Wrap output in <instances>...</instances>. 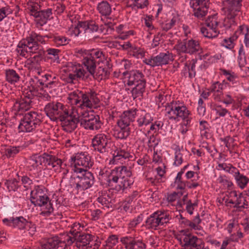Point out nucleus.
Here are the masks:
<instances>
[{"label":"nucleus","mask_w":249,"mask_h":249,"mask_svg":"<svg viewBox=\"0 0 249 249\" xmlns=\"http://www.w3.org/2000/svg\"><path fill=\"white\" fill-rule=\"evenodd\" d=\"M18 181L14 178L7 180L5 184L7 186L9 191H15L18 188Z\"/></svg>","instance_id":"44"},{"label":"nucleus","mask_w":249,"mask_h":249,"mask_svg":"<svg viewBox=\"0 0 249 249\" xmlns=\"http://www.w3.org/2000/svg\"><path fill=\"white\" fill-rule=\"evenodd\" d=\"M153 121V117L149 113H145L142 115L137 120L138 125L139 127L144 126L146 127L150 124Z\"/></svg>","instance_id":"37"},{"label":"nucleus","mask_w":249,"mask_h":249,"mask_svg":"<svg viewBox=\"0 0 249 249\" xmlns=\"http://www.w3.org/2000/svg\"><path fill=\"white\" fill-rule=\"evenodd\" d=\"M131 176L132 172L126 166L117 167L111 170L108 176V182L109 183H118V185L115 186V190L117 191H124L133 184L134 181L130 179Z\"/></svg>","instance_id":"3"},{"label":"nucleus","mask_w":249,"mask_h":249,"mask_svg":"<svg viewBox=\"0 0 249 249\" xmlns=\"http://www.w3.org/2000/svg\"><path fill=\"white\" fill-rule=\"evenodd\" d=\"M176 22V20L173 18L170 22L162 23L161 25V28L163 30L167 32L171 29L175 25Z\"/></svg>","instance_id":"59"},{"label":"nucleus","mask_w":249,"mask_h":249,"mask_svg":"<svg viewBox=\"0 0 249 249\" xmlns=\"http://www.w3.org/2000/svg\"><path fill=\"white\" fill-rule=\"evenodd\" d=\"M171 217L164 211L158 210L151 214L145 221V227L148 229L157 230L158 227L169 223ZM160 228H159L160 229Z\"/></svg>","instance_id":"9"},{"label":"nucleus","mask_w":249,"mask_h":249,"mask_svg":"<svg viewBox=\"0 0 249 249\" xmlns=\"http://www.w3.org/2000/svg\"><path fill=\"white\" fill-rule=\"evenodd\" d=\"M245 205L247 206L248 202L245 198L242 196V194H240L239 196L237 198L235 205L233 207L236 208H245Z\"/></svg>","instance_id":"47"},{"label":"nucleus","mask_w":249,"mask_h":249,"mask_svg":"<svg viewBox=\"0 0 249 249\" xmlns=\"http://www.w3.org/2000/svg\"><path fill=\"white\" fill-rule=\"evenodd\" d=\"M133 1V4L138 8L143 9L149 5L148 0H131Z\"/></svg>","instance_id":"53"},{"label":"nucleus","mask_w":249,"mask_h":249,"mask_svg":"<svg viewBox=\"0 0 249 249\" xmlns=\"http://www.w3.org/2000/svg\"><path fill=\"white\" fill-rule=\"evenodd\" d=\"M32 101L29 100H26L23 98H21L19 101L17 100L15 103L14 107H16L18 106V110L26 111L29 109L31 106V104Z\"/></svg>","instance_id":"29"},{"label":"nucleus","mask_w":249,"mask_h":249,"mask_svg":"<svg viewBox=\"0 0 249 249\" xmlns=\"http://www.w3.org/2000/svg\"><path fill=\"white\" fill-rule=\"evenodd\" d=\"M243 237V233L240 231H238L236 233L231 234L229 237H226L223 241L220 249H226L228 245H233V242H238L239 239Z\"/></svg>","instance_id":"23"},{"label":"nucleus","mask_w":249,"mask_h":249,"mask_svg":"<svg viewBox=\"0 0 249 249\" xmlns=\"http://www.w3.org/2000/svg\"><path fill=\"white\" fill-rule=\"evenodd\" d=\"M13 10L9 5H6L0 8V22L8 15L12 13Z\"/></svg>","instance_id":"48"},{"label":"nucleus","mask_w":249,"mask_h":249,"mask_svg":"<svg viewBox=\"0 0 249 249\" xmlns=\"http://www.w3.org/2000/svg\"><path fill=\"white\" fill-rule=\"evenodd\" d=\"M94 56L95 58L96 63L98 66L105 65V66H111L112 65L110 63V58H108L102 51H96L94 53Z\"/></svg>","instance_id":"22"},{"label":"nucleus","mask_w":249,"mask_h":249,"mask_svg":"<svg viewBox=\"0 0 249 249\" xmlns=\"http://www.w3.org/2000/svg\"><path fill=\"white\" fill-rule=\"evenodd\" d=\"M125 249H145L146 245L142 240L132 236H125L120 239Z\"/></svg>","instance_id":"15"},{"label":"nucleus","mask_w":249,"mask_h":249,"mask_svg":"<svg viewBox=\"0 0 249 249\" xmlns=\"http://www.w3.org/2000/svg\"><path fill=\"white\" fill-rule=\"evenodd\" d=\"M28 42L30 43L29 45H32L36 46V48L42 47L39 45L38 42L43 43L45 42L43 37L39 34H37L35 32H32L28 36Z\"/></svg>","instance_id":"25"},{"label":"nucleus","mask_w":249,"mask_h":249,"mask_svg":"<svg viewBox=\"0 0 249 249\" xmlns=\"http://www.w3.org/2000/svg\"><path fill=\"white\" fill-rule=\"evenodd\" d=\"M28 36L25 39H23L21 40L18 45V49H25V48H28L29 51L35 50L32 45H29L30 43L28 42Z\"/></svg>","instance_id":"49"},{"label":"nucleus","mask_w":249,"mask_h":249,"mask_svg":"<svg viewBox=\"0 0 249 249\" xmlns=\"http://www.w3.org/2000/svg\"><path fill=\"white\" fill-rule=\"evenodd\" d=\"M26 121L31 122V124L35 125H39L41 123L40 120L38 118V115L36 112H30L25 114L22 118Z\"/></svg>","instance_id":"28"},{"label":"nucleus","mask_w":249,"mask_h":249,"mask_svg":"<svg viewBox=\"0 0 249 249\" xmlns=\"http://www.w3.org/2000/svg\"><path fill=\"white\" fill-rule=\"evenodd\" d=\"M33 48L35 50L33 49V50L29 51L30 57L27 60L28 64L33 66L39 64L45 54V52L43 47L36 48V46H34Z\"/></svg>","instance_id":"16"},{"label":"nucleus","mask_w":249,"mask_h":249,"mask_svg":"<svg viewBox=\"0 0 249 249\" xmlns=\"http://www.w3.org/2000/svg\"><path fill=\"white\" fill-rule=\"evenodd\" d=\"M215 109L216 113L220 117H224L228 112V110L222 107L220 105H215Z\"/></svg>","instance_id":"61"},{"label":"nucleus","mask_w":249,"mask_h":249,"mask_svg":"<svg viewBox=\"0 0 249 249\" xmlns=\"http://www.w3.org/2000/svg\"><path fill=\"white\" fill-rule=\"evenodd\" d=\"M22 149L21 146H10L5 149V155H16Z\"/></svg>","instance_id":"50"},{"label":"nucleus","mask_w":249,"mask_h":249,"mask_svg":"<svg viewBox=\"0 0 249 249\" xmlns=\"http://www.w3.org/2000/svg\"><path fill=\"white\" fill-rule=\"evenodd\" d=\"M107 141L106 136L103 134L96 135L93 139L92 144L94 150H97L100 153H105L107 151L106 146Z\"/></svg>","instance_id":"17"},{"label":"nucleus","mask_w":249,"mask_h":249,"mask_svg":"<svg viewBox=\"0 0 249 249\" xmlns=\"http://www.w3.org/2000/svg\"><path fill=\"white\" fill-rule=\"evenodd\" d=\"M27 9L29 14L36 19V22L40 26L46 24L48 20L53 18L52 10L48 8L46 10H41L40 6L36 2H31L28 5Z\"/></svg>","instance_id":"10"},{"label":"nucleus","mask_w":249,"mask_h":249,"mask_svg":"<svg viewBox=\"0 0 249 249\" xmlns=\"http://www.w3.org/2000/svg\"><path fill=\"white\" fill-rule=\"evenodd\" d=\"M208 7L205 3L204 6H198L194 8L193 15L199 20H203L208 13Z\"/></svg>","instance_id":"27"},{"label":"nucleus","mask_w":249,"mask_h":249,"mask_svg":"<svg viewBox=\"0 0 249 249\" xmlns=\"http://www.w3.org/2000/svg\"><path fill=\"white\" fill-rule=\"evenodd\" d=\"M143 130L142 129L139 131H137V135L140 137L139 139H141L142 141H144L147 138V134L149 133V129L147 128L145 129V128H143Z\"/></svg>","instance_id":"56"},{"label":"nucleus","mask_w":249,"mask_h":249,"mask_svg":"<svg viewBox=\"0 0 249 249\" xmlns=\"http://www.w3.org/2000/svg\"><path fill=\"white\" fill-rule=\"evenodd\" d=\"M236 57L235 51L230 50L227 51L222 57L223 63L226 65L232 64Z\"/></svg>","instance_id":"38"},{"label":"nucleus","mask_w":249,"mask_h":249,"mask_svg":"<svg viewBox=\"0 0 249 249\" xmlns=\"http://www.w3.org/2000/svg\"><path fill=\"white\" fill-rule=\"evenodd\" d=\"M31 124V122L26 121L25 119L22 118L18 128L21 131L31 132L36 128L35 125Z\"/></svg>","instance_id":"34"},{"label":"nucleus","mask_w":249,"mask_h":249,"mask_svg":"<svg viewBox=\"0 0 249 249\" xmlns=\"http://www.w3.org/2000/svg\"><path fill=\"white\" fill-rule=\"evenodd\" d=\"M196 61V60L195 59H193L191 61V62L190 63L191 68H190L189 66L187 65V63L185 64V66H187L188 67L189 77L191 78L194 77L196 75L195 67Z\"/></svg>","instance_id":"54"},{"label":"nucleus","mask_w":249,"mask_h":249,"mask_svg":"<svg viewBox=\"0 0 249 249\" xmlns=\"http://www.w3.org/2000/svg\"><path fill=\"white\" fill-rule=\"evenodd\" d=\"M223 42L224 43H223L222 45L225 48L230 50H231L234 48V41L232 40L231 37L224 39Z\"/></svg>","instance_id":"60"},{"label":"nucleus","mask_w":249,"mask_h":249,"mask_svg":"<svg viewBox=\"0 0 249 249\" xmlns=\"http://www.w3.org/2000/svg\"><path fill=\"white\" fill-rule=\"evenodd\" d=\"M127 84L128 86H135L131 90L134 99L142 96L145 91L146 80L142 72L139 71H131L129 73Z\"/></svg>","instance_id":"6"},{"label":"nucleus","mask_w":249,"mask_h":249,"mask_svg":"<svg viewBox=\"0 0 249 249\" xmlns=\"http://www.w3.org/2000/svg\"><path fill=\"white\" fill-rule=\"evenodd\" d=\"M242 0H228L227 4L223 8L225 18L223 24L226 29H230L232 25L236 24L235 17L241 11Z\"/></svg>","instance_id":"5"},{"label":"nucleus","mask_w":249,"mask_h":249,"mask_svg":"<svg viewBox=\"0 0 249 249\" xmlns=\"http://www.w3.org/2000/svg\"><path fill=\"white\" fill-rule=\"evenodd\" d=\"M182 249H201L203 247L204 241L191 233L185 235Z\"/></svg>","instance_id":"13"},{"label":"nucleus","mask_w":249,"mask_h":249,"mask_svg":"<svg viewBox=\"0 0 249 249\" xmlns=\"http://www.w3.org/2000/svg\"><path fill=\"white\" fill-rule=\"evenodd\" d=\"M27 162L33 167L44 163L45 166L50 169L57 166H60L62 163V160L57 157H30L27 159Z\"/></svg>","instance_id":"11"},{"label":"nucleus","mask_w":249,"mask_h":249,"mask_svg":"<svg viewBox=\"0 0 249 249\" xmlns=\"http://www.w3.org/2000/svg\"><path fill=\"white\" fill-rule=\"evenodd\" d=\"M5 76L6 80L11 84L17 82L20 78L18 74L13 69L6 70Z\"/></svg>","instance_id":"31"},{"label":"nucleus","mask_w":249,"mask_h":249,"mask_svg":"<svg viewBox=\"0 0 249 249\" xmlns=\"http://www.w3.org/2000/svg\"><path fill=\"white\" fill-rule=\"evenodd\" d=\"M55 42L59 45H65L69 43L68 39L62 36H56L54 38Z\"/></svg>","instance_id":"58"},{"label":"nucleus","mask_w":249,"mask_h":249,"mask_svg":"<svg viewBox=\"0 0 249 249\" xmlns=\"http://www.w3.org/2000/svg\"><path fill=\"white\" fill-rule=\"evenodd\" d=\"M30 200L35 206L42 207L41 215L48 216L53 211V204L51 202L49 197L44 194L42 189H37L31 191Z\"/></svg>","instance_id":"4"},{"label":"nucleus","mask_w":249,"mask_h":249,"mask_svg":"<svg viewBox=\"0 0 249 249\" xmlns=\"http://www.w3.org/2000/svg\"><path fill=\"white\" fill-rule=\"evenodd\" d=\"M95 58L94 53H90L83 59V64L86 67L90 74H94L96 68Z\"/></svg>","instance_id":"21"},{"label":"nucleus","mask_w":249,"mask_h":249,"mask_svg":"<svg viewBox=\"0 0 249 249\" xmlns=\"http://www.w3.org/2000/svg\"><path fill=\"white\" fill-rule=\"evenodd\" d=\"M89 99L91 101V103H93L94 105L98 104L100 102L99 99L97 97V94L94 91L90 90L89 92H88Z\"/></svg>","instance_id":"62"},{"label":"nucleus","mask_w":249,"mask_h":249,"mask_svg":"<svg viewBox=\"0 0 249 249\" xmlns=\"http://www.w3.org/2000/svg\"><path fill=\"white\" fill-rule=\"evenodd\" d=\"M72 170L74 173H78L76 178L79 181L76 184L75 188L77 190L85 191L91 188L95 182L93 174L91 172L81 167H73Z\"/></svg>","instance_id":"8"},{"label":"nucleus","mask_w":249,"mask_h":249,"mask_svg":"<svg viewBox=\"0 0 249 249\" xmlns=\"http://www.w3.org/2000/svg\"><path fill=\"white\" fill-rule=\"evenodd\" d=\"M97 10L102 16L107 17L111 13V7L107 1L103 0L97 4Z\"/></svg>","instance_id":"24"},{"label":"nucleus","mask_w":249,"mask_h":249,"mask_svg":"<svg viewBox=\"0 0 249 249\" xmlns=\"http://www.w3.org/2000/svg\"><path fill=\"white\" fill-rule=\"evenodd\" d=\"M111 66H105L103 65L98 66L97 69H95V73L94 74H90L94 79L98 80L105 79L109 76L110 72Z\"/></svg>","instance_id":"19"},{"label":"nucleus","mask_w":249,"mask_h":249,"mask_svg":"<svg viewBox=\"0 0 249 249\" xmlns=\"http://www.w3.org/2000/svg\"><path fill=\"white\" fill-rule=\"evenodd\" d=\"M217 180L219 183L224 187H227L229 189H230L233 185L232 182L229 180L226 176H220Z\"/></svg>","instance_id":"45"},{"label":"nucleus","mask_w":249,"mask_h":249,"mask_svg":"<svg viewBox=\"0 0 249 249\" xmlns=\"http://www.w3.org/2000/svg\"><path fill=\"white\" fill-rule=\"evenodd\" d=\"M223 89V84L220 83L219 82H216L214 83L209 89L211 92H218L220 93V92L222 91Z\"/></svg>","instance_id":"51"},{"label":"nucleus","mask_w":249,"mask_h":249,"mask_svg":"<svg viewBox=\"0 0 249 249\" xmlns=\"http://www.w3.org/2000/svg\"><path fill=\"white\" fill-rule=\"evenodd\" d=\"M27 220L23 216L14 218L13 227L22 230L25 229V224Z\"/></svg>","instance_id":"41"},{"label":"nucleus","mask_w":249,"mask_h":249,"mask_svg":"<svg viewBox=\"0 0 249 249\" xmlns=\"http://www.w3.org/2000/svg\"><path fill=\"white\" fill-rule=\"evenodd\" d=\"M80 97L82 100V103L78 106L81 108H84L85 107L91 108L93 105L91 103V101L89 99L88 93H83L82 91L79 92Z\"/></svg>","instance_id":"36"},{"label":"nucleus","mask_w":249,"mask_h":249,"mask_svg":"<svg viewBox=\"0 0 249 249\" xmlns=\"http://www.w3.org/2000/svg\"><path fill=\"white\" fill-rule=\"evenodd\" d=\"M130 54L137 58H142L144 56V52L141 48L135 47L130 51Z\"/></svg>","instance_id":"52"},{"label":"nucleus","mask_w":249,"mask_h":249,"mask_svg":"<svg viewBox=\"0 0 249 249\" xmlns=\"http://www.w3.org/2000/svg\"><path fill=\"white\" fill-rule=\"evenodd\" d=\"M71 30V34H73L75 36L86 38L92 37L96 38L97 37V32L98 30V26L92 22L78 21V23Z\"/></svg>","instance_id":"7"},{"label":"nucleus","mask_w":249,"mask_h":249,"mask_svg":"<svg viewBox=\"0 0 249 249\" xmlns=\"http://www.w3.org/2000/svg\"><path fill=\"white\" fill-rule=\"evenodd\" d=\"M71 160L73 161V167L82 166L86 169L92 167L93 164L91 157H71Z\"/></svg>","instance_id":"18"},{"label":"nucleus","mask_w":249,"mask_h":249,"mask_svg":"<svg viewBox=\"0 0 249 249\" xmlns=\"http://www.w3.org/2000/svg\"><path fill=\"white\" fill-rule=\"evenodd\" d=\"M142 220V215H139L137 217L134 218L129 223V228H135L139 224H140Z\"/></svg>","instance_id":"57"},{"label":"nucleus","mask_w":249,"mask_h":249,"mask_svg":"<svg viewBox=\"0 0 249 249\" xmlns=\"http://www.w3.org/2000/svg\"><path fill=\"white\" fill-rule=\"evenodd\" d=\"M137 111L136 108L124 111L117 121L118 126L122 128H129L130 123L134 121Z\"/></svg>","instance_id":"14"},{"label":"nucleus","mask_w":249,"mask_h":249,"mask_svg":"<svg viewBox=\"0 0 249 249\" xmlns=\"http://www.w3.org/2000/svg\"><path fill=\"white\" fill-rule=\"evenodd\" d=\"M200 31L205 37L209 38L215 37L219 34V31L216 28L212 27H208V28L202 27Z\"/></svg>","instance_id":"32"},{"label":"nucleus","mask_w":249,"mask_h":249,"mask_svg":"<svg viewBox=\"0 0 249 249\" xmlns=\"http://www.w3.org/2000/svg\"><path fill=\"white\" fill-rule=\"evenodd\" d=\"M130 134L129 128H120V129H117L114 131L113 136L120 139H126Z\"/></svg>","instance_id":"40"},{"label":"nucleus","mask_w":249,"mask_h":249,"mask_svg":"<svg viewBox=\"0 0 249 249\" xmlns=\"http://www.w3.org/2000/svg\"><path fill=\"white\" fill-rule=\"evenodd\" d=\"M84 226L79 223H74L71 226L70 233L72 236L67 235L66 238L62 240L57 236H53L47 239L46 243L41 245V249H68L81 234Z\"/></svg>","instance_id":"2"},{"label":"nucleus","mask_w":249,"mask_h":249,"mask_svg":"<svg viewBox=\"0 0 249 249\" xmlns=\"http://www.w3.org/2000/svg\"><path fill=\"white\" fill-rule=\"evenodd\" d=\"M76 246L82 249H87L88 245H92V236L89 234H80L76 237Z\"/></svg>","instance_id":"20"},{"label":"nucleus","mask_w":249,"mask_h":249,"mask_svg":"<svg viewBox=\"0 0 249 249\" xmlns=\"http://www.w3.org/2000/svg\"><path fill=\"white\" fill-rule=\"evenodd\" d=\"M175 110L177 111V118L179 117L183 120L186 119V124H188L190 122V120L189 119V115L190 112L185 106H177V107H175Z\"/></svg>","instance_id":"26"},{"label":"nucleus","mask_w":249,"mask_h":249,"mask_svg":"<svg viewBox=\"0 0 249 249\" xmlns=\"http://www.w3.org/2000/svg\"><path fill=\"white\" fill-rule=\"evenodd\" d=\"M215 18V15H213L208 17L205 20V24L207 27L217 28L218 25V22L216 21Z\"/></svg>","instance_id":"46"},{"label":"nucleus","mask_w":249,"mask_h":249,"mask_svg":"<svg viewBox=\"0 0 249 249\" xmlns=\"http://www.w3.org/2000/svg\"><path fill=\"white\" fill-rule=\"evenodd\" d=\"M172 54L167 51L166 53H161L156 56H152L151 58L145 59L144 63L152 67L167 64L169 61L173 60Z\"/></svg>","instance_id":"12"},{"label":"nucleus","mask_w":249,"mask_h":249,"mask_svg":"<svg viewBox=\"0 0 249 249\" xmlns=\"http://www.w3.org/2000/svg\"><path fill=\"white\" fill-rule=\"evenodd\" d=\"M188 53L193 54L200 49V46L198 41L193 39L187 41Z\"/></svg>","instance_id":"35"},{"label":"nucleus","mask_w":249,"mask_h":249,"mask_svg":"<svg viewBox=\"0 0 249 249\" xmlns=\"http://www.w3.org/2000/svg\"><path fill=\"white\" fill-rule=\"evenodd\" d=\"M234 177L238 185L242 189H243L249 181V178L243 174H240L237 170L234 172Z\"/></svg>","instance_id":"33"},{"label":"nucleus","mask_w":249,"mask_h":249,"mask_svg":"<svg viewBox=\"0 0 249 249\" xmlns=\"http://www.w3.org/2000/svg\"><path fill=\"white\" fill-rule=\"evenodd\" d=\"M177 103H174L173 102L169 105L168 103L164 106L165 107V111L166 114L168 115L170 119H176L177 118V111L175 110V107H177Z\"/></svg>","instance_id":"30"},{"label":"nucleus","mask_w":249,"mask_h":249,"mask_svg":"<svg viewBox=\"0 0 249 249\" xmlns=\"http://www.w3.org/2000/svg\"><path fill=\"white\" fill-rule=\"evenodd\" d=\"M150 162L149 157H142L137 160V163L142 166H146Z\"/></svg>","instance_id":"64"},{"label":"nucleus","mask_w":249,"mask_h":249,"mask_svg":"<svg viewBox=\"0 0 249 249\" xmlns=\"http://www.w3.org/2000/svg\"><path fill=\"white\" fill-rule=\"evenodd\" d=\"M174 48L176 49L179 53H188L186 40L184 39L182 42L178 41V43L175 46Z\"/></svg>","instance_id":"43"},{"label":"nucleus","mask_w":249,"mask_h":249,"mask_svg":"<svg viewBox=\"0 0 249 249\" xmlns=\"http://www.w3.org/2000/svg\"><path fill=\"white\" fill-rule=\"evenodd\" d=\"M109 197L108 195H106L101 196H99L98 198V201L102 204V205H105L106 206H107L108 204L110 202V201L109 200L108 198L107 197Z\"/></svg>","instance_id":"63"},{"label":"nucleus","mask_w":249,"mask_h":249,"mask_svg":"<svg viewBox=\"0 0 249 249\" xmlns=\"http://www.w3.org/2000/svg\"><path fill=\"white\" fill-rule=\"evenodd\" d=\"M200 125V130L202 132V135L204 136L207 137L208 131H209V124L206 121H201L199 123Z\"/></svg>","instance_id":"55"},{"label":"nucleus","mask_w":249,"mask_h":249,"mask_svg":"<svg viewBox=\"0 0 249 249\" xmlns=\"http://www.w3.org/2000/svg\"><path fill=\"white\" fill-rule=\"evenodd\" d=\"M79 92L78 90L74 91L69 94L68 99L71 105H77L80 103L81 99Z\"/></svg>","instance_id":"42"},{"label":"nucleus","mask_w":249,"mask_h":249,"mask_svg":"<svg viewBox=\"0 0 249 249\" xmlns=\"http://www.w3.org/2000/svg\"><path fill=\"white\" fill-rule=\"evenodd\" d=\"M118 236L116 235H110L106 241L102 249H111L118 243Z\"/></svg>","instance_id":"39"},{"label":"nucleus","mask_w":249,"mask_h":249,"mask_svg":"<svg viewBox=\"0 0 249 249\" xmlns=\"http://www.w3.org/2000/svg\"><path fill=\"white\" fill-rule=\"evenodd\" d=\"M44 110L47 116L53 121L59 120L61 122L63 130L67 132L74 131L79 123L85 129L90 130H98L103 124L99 115H92L79 119L70 113L66 106L58 102L48 103Z\"/></svg>","instance_id":"1"}]
</instances>
